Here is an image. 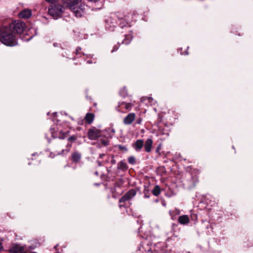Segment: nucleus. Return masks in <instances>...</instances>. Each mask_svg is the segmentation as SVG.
I'll return each instance as SVG.
<instances>
[{"label": "nucleus", "mask_w": 253, "mask_h": 253, "mask_svg": "<svg viewBox=\"0 0 253 253\" xmlns=\"http://www.w3.org/2000/svg\"><path fill=\"white\" fill-rule=\"evenodd\" d=\"M0 41L4 44L13 46L17 44L15 36L7 26L1 28Z\"/></svg>", "instance_id": "obj_1"}, {"label": "nucleus", "mask_w": 253, "mask_h": 253, "mask_svg": "<svg viewBox=\"0 0 253 253\" xmlns=\"http://www.w3.org/2000/svg\"><path fill=\"white\" fill-rule=\"evenodd\" d=\"M63 12V6L61 4H51L48 8V15L54 19L61 17Z\"/></svg>", "instance_id": "obj_2"}, {"label": "nucleus", "mask_w": 253, "mask_h": 253, "mask_svg": "<svg viewBox=\"0 0 253 253\" xmlns=\"http://www.w3.org/2000/svg\"><path fill=\"white\" fill-rule=\"evenodd\" d=\"M26 27L25 23L20 20L14 21L11 23L7 27L9 28L13 34H21Z\"/></svg>", "instance_id": "obj_3"}, {"label": "nucleus", "mask_w": 253, "mask_h": 253, "mask_svg": "<svg viewBox=\"0 0 253 253\" xmlns=\"http://www.w3.org/2000/svg\"><path fill=\"white\" fill-rule=\"evenodd\" d=\"M87 136L90 140H96L103 136L102 131L95 127L89 128L87 132Z\"/></svg>", "instance_id": "obj_4"}, {"label": "nucleus", "mask_w": 253, "mask_h": 253, "mask_svg": "<svg viewBox=\"0 0 253 253\" xmlns=\"http://www.w3.org/2000/svg\"><path fill=\"white\" fill-rule=\"evenodd\" d=\"M86 5L84 4H81L80 5L73 6V8L70 9L72 11L74 15L77 17L83 16L85 13Z\"/></svg>", "instance_id": "obj_5"}, {"label": "nucleus", "mask_w": 253, "mask_h": 253, "mask_svg": "<svg viewBox=\"0 0 253 253\" xmlns=\"http://www.w3.org/2000/svg\"><path fill=\"white\" fill-rule=\"evenodd\" d=\"M136 193V191L134 189L129 190L119 200V202L121 203L129 200L135 196Z\"/></svg>", "instance_id": "obj_6"}, {"label": "nucleus", "mask_w": 253, "mask_h": 253, "mask_svg": "<svg viewBox=\"0 0 253 253\" xmlns=\"http://www.w3.org/2000/svg\"><path fill=\"white\" fill-rule=\"evenodd\" d=\"M144 146V142L142 139H137L132 144V147L137 152H140Z\"/></svg>", "instance_id": "obj_7"}, {"label": "nucleus", "mask_w": 253, "mask_h": 253, "mask_svg": "<svg viewBox=\"0 0 253 253\" xmlns=\"http://www.w3.org/2000/svg\"><path fill=\"white\" fill-rule=\"evenodd\" d=\"M135 118V114L134 113L128 114L123 120V123L125 125H130L134 120Z\"/></svg>", "instance_id": "obj_8"}, {"label": "nucleus", "mask_w": 253, "mask_h": 253, "mask_svg": "<svg viewBox=\"0 0 253 253\" xmlns=\"http://www.w3.org/2000/svg\"><path fill=\"white\" fill-rule=\"evenodd\" d=\"M63 4L69 9L78 4L79 0H62Z\"/></svg>", "instance_id": "obj_9"}, {"label": "nucleus", "mask_w": 253, "mask_h": 253, "mask_svg": "<svg viewBox=\"0 0 253 253\" xmlns=\"http://www.w3.org/2000/svg\"><path fill=\"white\" fill-rule=\"evenodd\" d=\"M32 15V11L29 9H25L22 10L19 13V16L20 18L27 19L30 18Z\"/></svg>", "instance_id": "obj_10"}, {"label": "nucleus", "mask_w": 253, "mask_h": 253, "mask_svg": "<svg viewBox=\"0 0 253 253\" xmlns=\"http://www.w3.org/2000/svg\"><path fill=\"white\" fill-rule=\"evenodd\" d=\"M153 146V140L151 138L147 139L145 143H144V147L145 151L149 153L151 151L152 148Z\"/></svg>", "instance_id": "obj_11"}, {"label": "nucleus", "mask_w": 253, "mask_h": 253, "mask_svg": "<svg viewBox=\"0 0 253 253\" xmlns=\"http://www.w3.org/2000/svg\"><path fill=\"white\" fill-rule=\"evenodd\" d=\"M24 247L19 245H15L10 250V252L12 253H24Z\"/></svg>", "instance_id": "obj_12"}, {"label": "nucleus", "mask_w": 253, "mask_h": 253, "mask_svg": "<svg viewBox=\"0 0 253 253\" xmlns=\"http://www.w3.org/2000/svg\"><path fill=\"white\" fill-rule=\"evenodd\" d=\"M178 222L181 224H188L190 221L189 217L187 215H183L181 216H180L178 219Z\"/></svg>", "instance_id": "obj_13"}, {"label": "nucleus", "mask_w": 253, "mask_h": 253, "mask_svg": "<svg viewBox=\"0 0 253 253\" xmlns=\"http://www.w3.org/2000/svg\"><path fill=\"white\" fill-rule=\"evenodd\" d=\"M81 154L79 152L76 151L72 154L71 158L73 162L75 163L79 162L81 159Z\"/></svg>", "instance_id": "obj_14"}, {"label": "nucleus", "mask_w": 253, "mask_h": 253, "mask_svg": "<svg viewBox=\"0 0 253 253\" xmlns=\"http://www.w3.org/2000/svg\"><path fill=\"white\" fill-rule=\"evenodd\" d=\"M117 168L123 171H126L128 169V167L125 161L123 160L118 163Z\"/></svg>", "instance_id": "obj_15"}, {"label": "nucleus", "mask_w": 253, "mask_h": 253, "mask_svg": "<svg viewBox=\"0 0 253 253\" xmlns=\"http://www.w3.org/2000/svg\"><path fill=\"white\" fill-rule=\"evenodd\" d=\"M94 115L91 113H87L84 117V120L86 122V123L88 124H91L94 119Z\"/></svg>", "instance_id": "obj_16"}, {"label": "nucleus", "mask_w": 253, "mask_h": 253, "mask_svg": "<svg viewBox=\"0 0 253 253\" xmlns=\"http://www.w3.org/2000/svg\"><path fill=\"white\" fill-rule=\"evenodd\" d=\"M132 39V36L131 34H128L125 36L124 40L122 41V43L125 44H128L130 42Z\"/></svg>", "instance_id": "obj_17"}, {"label": "nucleus", "mask_w": 253, "mask_h": 253, "mask_svg": "<svg viewBox=\"0 0 253 253\" xmlns=\"http://www.w3.org/2000/svg\"><path fill=\"white\" fill-rule=\"evenodd\" d=\"M50 130H51V133L52 134V136L54 138L58 137L60 139H63L66 137V136L67 135V132H62V131H60L59 135L58 136H55L54 135V134L53 133V132L52 130V128H51Z\"/></svg>", "instance_id": "obj_18"}, {"label": "nucleus", "mask_w": 253, "mask_h": 253, "mask_svg": "<svg viewBox=\"0 0 253 253\" xmlns=\"http://www.w3.org/2000/svg\"><path fill=\"white\" fill-rule=\"evenodd\" d=\"M152 192V194L155 196H158L161 193V188L160 186L158 185H155Z\"/></svg>", "instance_id": "obj_19"}, {"label": "nucleus", "mask_w": 253, "mask_h": 253, "mask_svg": "<svg viewBox=\"0 0 253 253\" xmlns=\"http://www.w3.org/2000/svg\"><path fill=\"white\" fill-rule=\"evenodd\" d=\"M124 105H125V109L127 110H130L132 107V105L130 103H126L125 102H120L119 103V106H121Z\"/></svg>", "instance_id": "obj_20"}, {"label": "nucleus", "mask_w": 253, "mask_h": 253, "mask_svg": "<svg viewBox=\"0 0 253 253\" xmlns=\"http://www.w3.org/2000/svg\"><path fill=\"white\" fill-rule=\"evenodd\" d=\"M100 143L103 146H107L109 144V139L108 138H101L100 140Z\"/></svg>", "instance_id": "obj_21"}, {"label": "nucleus", "mask_w": 253, "mask_h": 253, "mask_svg": "<svg viewBox=\"0 0 253 253\" xmlns=\"http://www.w3.org/2000/svg\"><path fill=\"white\" fill-rule=\"evenodd\" d=\"M128 162L131 165H134L136 163L135 158L134 156H130L128 158Z\"/></svg>", "instance_id": "obj_22"}, {"label": "nucleus", "mask_w": 253, "mask_h": 253, "mask_svg": "<svg viewBox=\"0 0 253 253\" xmlns=\"http://www.w3.org/2000/svg\"><path fill=\"white\" fill-rule=\"evenodd\" d=\"M118 147L120 150L126 152L127 151V148L125 146H123L121 145H118Z\"/></svg>", "instance_id": "obj_23"}, {"label": "nucleus", "mask_w": 253, "mask_h": 253, "mask_svg": "<svg viewBox=\"0 0 253 253\" xmlns=\"http://www.w3.org/2000/svg\"><path fill=\"white\" fill-rule=\"evenodd\" d=\"M119 47V45L118 44L115 45L113 46L112 50H111V52H114L117 51Z\"/></svg>", "instance_id": "obj_24"}, {"label": "nucleus", "mask_w": 253, "mask_h": 253, "mask_svg": "<svg viewBox=\"0 0 253 253\" xmlns=\"http://www.w3.org/2000/svg\"><path fill=\"white\" fill-rule=\"evenodd\" d=\"M45 1L49 3L53 4L57 2L58 0H45Z\"/></svg>", "instance_id": "obj_25"}, {"label": "nucleus", "mask_w": 253, "mask_h": 253, "mask_svg": "<svg viewBox=\"0 0 253 253\" xmlns=\"http://www.w3.org/2000/svg\"><path fill=\"white\" fill-rule=\"evenodd\" d=\"M76 139V137L75 136H72L68 138L69 141H74Z\"/></svg>", "instance_id": "obj_26"}, {"label": "nucleus", "mask_w": 253, "mask_h": 253, "mask_svg": "<svg viewBox=\"0 0 253 253\" xmlns=\"http://www.w3.org/2000/svg\"><path fill=\"white\" fill-rule=\"evenodd\" d=\"M192 179L193 180L194 185L198 181V178L196 176L192 177Z\"/></svg>", "instance_id": "obj_27"}, {"label": "nucleus", "mask_w": 253, "mask_h": 253, "mask_svg": "<svg viewBox=\"0 0 253 253\" xmlns=\"http://www.w3.org/2000/svg\"><path fill=\"white\" fill-rule=\"evenodd\" d=\"M126 89L125 88H124L121 92H120V93L121 94V95H123V96H125V94H126Z\"/></svg>", "instance_id": "obj_28"}, {"label": "nucleus", "mask_w": 253, "mask_h": 253, "mask_svg": "<svg viewBox=\"0 0 253 253\" xmlns=\"http://www.w3.org/2000/svg\"><path fill=\"white\" fill-rule=\"evenodd\" d=\"M81 50V48L80 47H78L76 49V54H79L80 53V51Z\"/></svg>", "instance_id": "obj_29"}, {"label": "nucleus", "mask_w": 253, "mask_h": 253, "mask_svg": "<svg viewBox=\"0 0 253 253\" xmlns=\"http://www.w3.org/2000/svg\"><path fill=\"white\" fill-rule=\"evenodd\" d=\"M46 9H47V8H46V7H43L41 9V10H40V14H42V13H43L42 10H43V11H45V10H46Z\"/></svg>", "instance_id": "obj_30"}, {"label": "nucleus", "mask_w": 253, "mask_h": 253, "mask_svg": "<svg viewBox=\"0 0 253 253\" xmlns=\"http://www.w3.org/2000/svg\"><path fill=\"white\" fill-rule=\"evenodd\" d=\"M142 122V119L141 118H139L136 121V123L138 124H140Z\"/></svg>", "instance_id": "obj_31"}, {"label": "nucleus", "mask_w": 253, "mask_h": 253, "mask_svg": "<svg viewBox=\"0 0 253 253\" xmlns=\"http://www.w3.org/2000/svg\"><path fill=\"white\" fill-rule=\"evenodd\" d=\"M161 149V147L160 145H159L157 148H156V151L157 153H158L159 152V151L160 150V149Z\"/></svg>", "instance_id": "obj_32"}, {"label": "nucleus", "mask_w": 253, "mask_h": 253, "mask_svg": "<svg viewBox=\"0 0 253 253\" xmlns=\"http://www.w3.org/2000/svg\"><path fill=\"white\" fill-rule=\"evenodd\" d=\"M96 163H97V164H98V165L99 166H101L102 165V163H101L100 161H99V160H97V161H96Z\"/></svg>", "instance_id": "obj_33"}, {"label": "nucleus", "mask_w": 253, "mask_h": 253, "mask_svg": "<svg viewBox=\"0 0 253 253\" xmlns=\"http://www.w3.org/2000/svg\"><path fill=\"white\" fill-rule=\"evenodd\" d=\"M104 156H105V154H100V155H99V158L102 159Z\"/></svg>", "instance_id": "obj_34"}, {"label": "nucleus", "mask_w": 253, "mask_h": 253, "mask_svg": "<svg viewBox=\"0 0 253 253\" xmlns=\"http://www.w3.org/2000/svg\"><path fill=\"white\" fill-rule=\"evenodd\" d=\"M144 197L146 198H149L150 197V196L148 195H147L146 193H145Z\"/></svg>", "instance_id": "obj_35"}, {"label": "nucleus", "mask_w": 253, "mask_h": 253, "mask_svg": "<svg viewBox=\"0 0 253 253\" xmlns=\"http://www.w3.org/2000/svg\"><path fill=\"white\" fill-rule=\"evenodd\" d=\"M2 249V246L1 243L0 242V251H1Z\"/></svg>", "instance_id": "obj_36"}, {"label": "nucleus", "mask_w": 253, "mask_h": 253, "mask_svg": "<svg viewBox=\"0 0 253 253\" xmlns=\"http://www.w3.org/2000/svg\"><path fill=\"white\" fill-rule=\"evenodd\" d=\"M64 151H65V150L64 149H62L61 153H58V154H62Z\"/></svg>", "instance_id": "obj_37"}, {"label": "nucleus", "mask_w": 253, "mask_h": 253, "mask_svg": "<svg viewBox=\"0 0 253 253\" xmlns=\"http://www.w3.org/2000/svg\"><path fill=\"white\" fill-rule=\"evenodd\" d=\"M42 17L43 18H45V19H47L46 17L44 15H43L42 16Z\"/></svg>", "instance_id": "obj_38"}, {"label": "nucleus", "mask_w": 253, "mask_h": 253, "mask_svg": "<svg viewBox=\"0 0 253 253\" xmlns=\"http://www.w3.org/2000/svg\"><path fill=\"white\" fill-rule=\"evenodd\" d=\"M82 123H80L79 122L78 123L79 124H81V125H83V120H82L81 121Z\"/></svg>", "instance_id": "obj_39"}, {"label": "nucleus", "mask_w": 253, "mask_h": 253, "mask_svg": "<svg viewBox=\"0 0 253 253\" xmlns=\"http://www.w3.org/2000/svg\"><path fill=\"white\" fill-rule=\"evenodd\" d=\"M119 207H120V208H122V207H124V205H120Z\"/></svg>", "instance_id": "obj_40"}, {"label": "nucleus", "mask_w": 253, "mask_h": 253, "mask_svg": "<svg viewBox=\"0 0 253 253\" xmlns=\"http://www.w3.org/2000/svg\"><path fill=\"white\" fill-rule=\"evenodd\" d=\"M67 146L70 147L71 146V144L69 145V144H68Z\"/></svg>", "instance_id": "obj_41"}, {"label": "nucleus", "mask_w": 253, "mask_h": 253, "mask_svg": "<svg viewBox=\"0 0 253 253\" xmlns=\"http://www.w3.org/2000/svg\"><path fill=\"white\" fill-rule=\"evenodd\" d=\"M87 63H92V62H91V61H87Z\"/></svg>", "instance_id": "obj_42"}, {"label": "nucleus", "mask_w": 253, "mask_h": 253, "mask_svg": "<svg viewBox=\"0 0 253 253\" xmlns=\"http://www.w3.org/2000/svg\"><path fill=\"white\" fill-rule=\"evenodd\" d=\"M70 118L72 120H74V119L72 117H71Z\"/></svg>", "instance_id": "obj_43"}, {"label": "nucleus", "mask_w": 253, "mask_h": 253, "mask_svg": "<svg viewBox=\"0 0 253 253\" xmlns=\"http://www.w3.org/2000/svg\"><path fill=\"white\" fill-rule=\"evenodd\" d=\"M110 30H114V28H113L112 29H110Z\"/></svg>", "instance_id": "obj_44"}, {"label": "nucleus", "mask_w": 253, "mask_h": 253, "mask_svg": "<svg viewBox=\"0 0 253 253\" xmlns=\"http://www.w3.org/2000/svg\"><path fill=\"white\" fill-rule=\"evenodd\" d=\"M0 33H1V28L0 29Z\"/></svg>", "instance_id": "obj_45"}]
</instances>
